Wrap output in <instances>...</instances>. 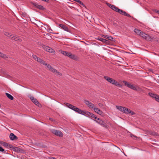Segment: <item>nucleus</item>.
Listing matches in <instances>:
<instances>
[{"label": "nucleus", "instance_id": "16", "mask_svg": "<svg viewBox=\"0 0 159 159\" xmlns=\"http://www.w3.org/2000/svg\"><path fill=\"white\" fill-rule=\"evenodd\" d=\"M102 37L111 41L113 39L112 37L109 35H103Z\"/></svg>", "mask_w": 159, "mask_h": 159}, {"label": "nucleus", "instance_id": "51", "mask_svg": "<svg viewBox=\"0 0 159 159\" xmlns=\"http://www.w3.org/2000/svg\"><path fill=\"white\" fill-rule=\"evenodd\" d=\"M49 120H52V118H49Z\"/></svg>", "mask_w": 159, "mask_h": 159}, {"label": "nucleus", "instance_id": "1", "mask_svg": "<svg viewBox=\"0 0 159 159\" xmlns=\"http://www.w3.org/2000/svg\"><path fill=\"white\" fill-rule=\"evenodd\" d=\"M107 4L109 7H110L112 10L116 11V12H118L120 14H121L124 16H125L127 17H130V15L127 13L125 11L119 9L118 8L116 7L115 6L112 5L108 3H107Z\"/></svg>", "mask_w": 159, "mask_h": 159}, {"label": "nucleus", "instance_id": "37", "mask_svg": "<svg viewBox=\"0 0 159 159\" xmlns=\"http://www.w3.org/2000/svg\"><path fill=\"white\" fill-rule=\"evenodd\" d=\"M53 73L54 74H56V75H61V74L60 72L57 71V70L56 71H55L54 72H53Z\"/></svg>", "mask_w": 159, "mask_h": 159}, {"label": "nucleus", "instance_id": "21", "mask_svg": "<svg viewBox=\"0 0 159 159\" xmlns=\"http://www.w3.org/2000/svg\"><path fill=\"white\" fill-rule=\"evenodd\" d=\"M48 69L50 71L52 72H54L55 71H57V70L56 69H54L50 65L48 67Z\"/></svg>", "mask_w": 159, "mask_h": 159}, {"label": "nucleus", "instance_id": "26", "mask_svg": "<svg viewBox=\"0 0 159 159\" xmlns=\"http://www.w3.org/2000/svg\"><path fill=\"white\" fill-rule=\"evenodd\" d=\"M65 104L66 105L67 107L71 109H72V108H73V107L74 106L69 103H65Z\"/></svg>", "mask_w": 159, "mask_h": 159}, {"label": "nucleus", "instance_id": "9", "mask_svg": "<svg viewBox=\"0 0 159 159\" xmlns=\"http://www.w3.org/2000/svg\"><path fill=\"white\" fill-rule=\"evenodd\" d=\"M11 40H14L16 41H19L20 42L21 41V39L18 36H14L13 35L10 36Z\"/></svg>", "mask_w": 159, "mask_h": 159}, {"label": "nucleus", "instance_id": "39", "mask_svg": "<svg viewBox=\"0 0 159 159\" xmlns=\"http://www.w3.org/2000/svg\"><path fill=\"white\" fill-rule=\"evenodd\" d=\"M129 112L128 113H130L131 115H134L135 114V113L133 111H132L130 110L129 109Z\"/></svg>", "mask_w": 159, "mask_h": 159}, {"label": "nucleus", "instance_id": "11", "mask_svg": "<svg viewBox=\"0 0 159 159\" xmlns=\"http://www.w3.org/2000/svg\"><path fill=\"white\" fill-rule=\"evenodd\" d=\"M45 50L49 52L55 53V51L52 48L49 47L48 46L46 47Z\"/></svg>", "mask_w": 159, "mask_h": 159}, {"label": "nucleus", "instance_id": "24", "mask_svg": "<svg viewBox=\"0 0 159 159\" xmlns=\"http://www.w3.org/2000/svg\"><path fill=\"white\" fill-rule=\"evenodd\" d=\"M0 151L2 152L5 154H9V153L7 152V150H5V149H3L2 147L0 146Z\"/></svg>", "mask_w": 159, "mask_h": 159}, {"label": "nucleus", "instance_id": "43", "mask_svg": "<svg viewBox=\"0 0 159 159\" xmlns=\"http://www.w3.org/2000/svg\"><path fill=\"white\" fill-rule=\"evenodd\" d=\"M77 108V107H76L74 106L73 107V108H72V109H71L73 110H74V111H76Z\"/></svg>", "mask_w": 159, "mask_h": 159}, {"label": "nucleus", "instance_id": "12", "mask_svg": "<svg viewBox=\"0 0 159 159\" xmlns=\"http://www.w3.org/2000/svg\"><path fill=\"white\" fill-rule=\"evenodd\" d=\"M9 137L10 139L12 140H16L18 139L17 137L12 133L10 134Z\"/></svg>", "mask_w": 159, "mask_h": 159}, {"label": "nucleus", "instance_id": "30", "mask_svg": "<svg viewBox=\"0 0 159 159\" xmlns=\"http://www.w3.org/2000/svg\"><path fill=\"white\" fill-rule=\"evenodd\" d=\"M148 94L151 97L153 98H154L155 99L156 98V96H157V95L151 93H148Z\"/></svg>", "mask_w": 159, "mask_h": 159}, {"label": "nucleus", "instance_id": "48", "mask_svg": "<svg viewBox=\"0 0 159 159\" xmlns=\"http://www.w3.org/2000/svg\"><path fill=\"white\" fill-rule=\"evenodd\" d=\"M4 142L0 141V144L2 145L3 143Z\"/></svg>", "mask_w": 159, "mask_h": 159}, {"label": "nucleus", "instance_id": "47", "mask_svg": "<svg viewBox=\"0 0 159 159\" xmlns=\"http://www.w3.org/2000/svg\"><path fill=\"white\" fill-rule=\"evenodd\" d=\"M49 159H57L54 157H49Z\"/></svg>", "mask_w": 159, "mask_h": 159}, {"label": "nucleus", "instance_id": "46", "mask_svg": "<svg viewBox=\"0 0 159 159\" xmlns=\"http://www.w3.org/2000/svg\"><path fill=\"white\" fill-rule=\"evenodd\" d=\"M98 105L100 107H102L103 106V104H102L101 103H98Z\"/></svg>", "mask_w": 159, "mask_h": 159}, {"label": "nucleus", "instance_id": "40", "mask_svg": "<svg viewBox=\"0 0 159 159\" xmlns=\"http://www.w3.org/2000/svg\"><path fill=\"white\" fill-rule=\"evenodd\" d=\"M155 98L156 101L159 102V95H157V96Z\"/></svg>", "mask_w": 159, "mask_h": 159}, {"label": "nucleus", "instance_id": "3", "mask_svg": "<svg viewBox=\"0 0 159 159\" xmlns=\"http://www.w3.org/2000/svg\"><path fill=\"white\" fill-rule=\"evenodd\" d=\"M95 120L98 124L105 128H107V125L106 123H105L102 120L98 118L97 120Z\"/></svg>", "mask_w": 159, "mask_h": 159}, {"label": "nucleus", "instance_id": "50", "mask_svg": "<svg viewBox=\"0 0 159 159\" xmlns=\"http://www.w3.org/2000/svg\"><path fill=\"white\" fill-rule=\"evenodd\" d=\"M11 147H12L11 145L8 144V148H11Z\"/></svg>", "mask_w": 159, "mask_h": 159}, {"label": "nucleus", "instance_id": "19", "mask_svg": "<svg viewBox=\"0 0 159 159\" xmlns=\"http://www.w3.org/2000/svg\"><path fill=\"white\" fill-rule=\"evenodd\" d=\"M134 31L136 34H137L138 35H140L141 33H142V31L139 30L137 29H135L134 30Z\"/></svg>", "mask_w": 159, "mask_h": 159}, {"label": "nucleus", "instance_id": "35", "mask_svg": "<svg viewBox=\"0 0 159 159\" xmlns=\"http://www.w3.org/2000/svg\"><path fill=\"white\" fill-rule=\"evenodd\" d=\"M90 116L92 118L94 119H95V120H96L98 118L96 116H95V115L93 114H91Z\"/></svg>", "mask_w": 159, "mask_h": 159}, {"label": "nucleus", "instance_id": "8", "mask_svg": "<svg viewBox=\"0 0 159 159\" xmlns=\"http://www.w3.org/2000/svg\"><path fill=\"white\" fill-rule=\"evenodd\" d=\"M33 5L37 8L43 10H45V8L43 6L37 3H34Z\"/></svg>", "mask_w": 159, "mask_h": 159}, {"label": "nucleus", "instance_id": "22", "mask_svg": "<svg viewBox=\"0 0 159 159\" xmlns=\"http://www.w3.org/2000/svg\"><path fill=\"white\" fill-rule=\"evenodd\" d=\"M140 36H141L143 38L145 39L146 38L147 36H148V34H145V33L142 32Z\"/></svg>", "mask_w": 159, "mask_h": 159}, {"label": "nucleus", "instance_id": "6", "mask_svg": "<svg viewBox=\"0 0 159 159\" xmlns=\"http://www.w3.org/2000/svg\"><path fill=\"white\" fill-rule=\"evenodd\" d=\"M84 102L85 104L87 105L90 108L93 109L94 108V104L89 101L87 100H84Z\"/></svg>", "mask_w": 159, "mask_h": 159}, {"label": "nucleus", "instance_id": "34", "mask_svg": "<svg viewBox=\"0 0 159 159\" xmlns=\"http://www.w3.org/2000/svg\"><path fill=\"white\" fill-rule=\"evenodd\" d=\"M145 39L148 41H151L152 40V38L148 34V36H147L146 38Z\"/></svg>", "mask_w": 159, "mask_h": 159}, {"label": "nucleus", "instance_id": "27", "mask_svg": "<svg viewBox=\"0 0 159 159\" xmlns=\"http://www.w3.org/2000/svg\"><path fill=\"white\" fill-rule=\"evenodd\" d=\"M70 52H68L66 51H61V53L65 55V56H67L68 57V55H69V54H70Z\"/></svg>", "mask_w": 159, "mask_h": 159}, {"label": "nucleus", "instance_id": "13", "mask_svg": "<svg viewBox=\"0 0 159 159\" xmlns=\"http://www.w3.org/2000/svg\"><path fill=\"white\" fill-rule=\"evenodd\" d=\"M97 39L98 40L100 41L105 43H108L109 41L108 40H106L105 39H103L101 38L98 37Z\"/></svg>", "mask_w": 159, "mask_h": 159}, {"label": "nucleus", "instance_id": "10", "mask_svg": "<svg viewBox=\"0 0 159 159\" xmlns=\"http://www.w3.org/2000/svg\"><path fill=\"white\" fill-rule=\"evenodd\" d=\"M58 25L59 27L63 29L64 30L67 32H69V29L66 25L61 24H59Z\"/></svg>", "mask_w": 159, "mask_h": 159}, {"label": "nucleus", "instance_id": "32", "mask_svg": "<svg viewBox=\"0 0 159 159\" xmlns=\"http://www.w3.org/2000/svg\"><path fill=\"white\" fill-rule=\"evenodd\" d=\"M137 86L132 84L130 89H131L134 90L135 91Z\"/></svg>", "mask_w": 159, "mask_h": 159}, {"label": "nucleus", "instance_id": "31", "mask_svg": "<svg viewBox=\"0 0 159 159\" xmlns=\"http://www.w3.org/2000/svg\"><path fill=\"white\" fill-rule=\"evenodd\" d=\"M114 84L120 87H122V85L120 84H119L118 82L116 81V80L114 83Z\"/></svg>", "mask_w": 159, "mask_h": 159}, {"label": "nucleus", "instance_id": "25", "mask_svg": "<svg viewBox=\"0 0 159 159\" xmlns=\"http://www.w3.org/2000/svg\"><path fill=\"white\" fill-rule=\"evenodd\" d=\"M0 57L4 58H8V56H7L5 54H3L1 52H0Z\"/></svg>", "mask_w": 159, "mask_h": 159}, {"label": "nucleus", "instance_id": "20", "mask_svg": "<svg viewBox=\"0 0 159 159\" xmlns=\"http://www.w3.org/2000/svg\"><path fill=\"white\" fill-rule=\"evenodd\" d=\"M75 111L79 114H81L82 115H84V111L81 110L80 109H79L78 108H77Z\"/></svg>", "mask_w": 159, "mask_h": 159}, {"label": "nucleus", "instance_id": "23", "mask_svg": "<svg viewBox=\"0 0 159 159\" xmlns=\"http://www.w3.org/2000/svg\"><path fill=\"white\" fill-rule=\"evenodd\" d=\"M6 95L7 97L10 100H12L14 98L13 97L11 94L7 93H6Z\"/></svg>", "mask_w": 159, "mask_h": 159}, {"label": "nucleus", "instance_id": "42", "mask_svg": "<svg viewBox=\"0 0 159 159\" xmlns=\"http://www.w3.org/2000/svg\"><path fill=\"white\" fill-rule=\"evenodd\" d=\"M4 34L5 35L8 37L10 35V34L7 32H5Z\"/></svg>", "mask_w": 159, "mask_h": 159}, {"label": "nucleus", "instance_id": "14", "mask_svg": "<svg viewBox=\"0 0 159 159\" xmlns=\"http://www.w3.org/2000/svg\"><path fill=\"white\" fill-rule=\"evenodd\" d=\"M93 109L96 112L100 115H101L103 113L102 112L101 110L98 108L95 107L93 108Z\"/></svg>", "mask_w": 159, "mask_h": 159}, {"label": "nucleus", "instance_id": "33", "mask_svg": "<svg viewBox=\"0 0 159 159\" xmlns=\"http://www.w3.org/2000/svg\"><path fill=\"white\" fill-rule=\"evenodd\" d=\"M84 115H87L89 116H90L91 115V114H92L89 111H84Z\"/></svg>", "mask_w": 159, "mask_h": 159}, {"label": "nucleus", "instance_id": "36", "mask_svg": "<svg viewBox=\"0 0 159 159\" xmlns=\"http://www.w3.org/2000/svg\"><path fill=\"white\" fill-rule=\"evenodd\" d=\"M2 145L6 147V148H8V143H7L4 142L3 143Z\"/></svg>", "mask_w": 159, "mask_h": 159}, {"label": "nucleus", "instance_id": "4", "mask_svg": "<svg viewBox=\"0 0 159 159\" xmlns=\"http://www.w3.org/2000/svg\"><path fill=\"white\" fill-rule=\"evenodd\" d=\"M51 131L56 135L61 137L63 135V133L59 130L53 129L51 130Z\"/></svg>", "mask_w": 159, "mask_h": 159}, {"label": "nucleus", "instance_id": "38", "mask_svg": "<svg viewBox=\"0 0 159 159\" xmlns=\"http://www.w3.org/2000/svg\"><path fill=\"white\" fill-rule=\"evenodd\" d=\"M76 2H78L80 5H81L83 6H84V4L83 3V2H81L80 0H77V1Z\"/></svg>", "mask_w": 159, "mask_h": 159}, {"label": "nucleus", "instance_id": "2", "mask_svg": "<svg viewBox=\"0 0 159 159\" xmlns=\"http://www.w3.org/2000/svg\"><path fill=\"white\" fill-rule=\"evenodd\" d=\"M32 57L34 60L38 61L39 63L42 64H44L45 62H46L43 59H41L39 57H38L37 56L35 55H33Z\"/></svg>", "mask_w": 159, "mask_h": 159}, {"label": "nucleus", "instance_id": "28", "mask_svg": "<svg viewBox=\"0 0 159 159\" xmlns=\"http://www.w3.org/2000/svg\"><path fill=\"white\" fill-rule=\"evenodd\" d=\"M135 91H138L139 92H143V89L141 88H140L138 86H136Z\"/></svg>", "mask_w": 159, "mask_h": 159}, {"label": "nucleus", "instance_id": "41", "mask_svg": "<svg viewBox=\"0 0 159 159\" xmlns=\"http://www.w3.org/2000/svg\"><path fill=\"white\" fill-rule=\"evenodd\" d=\"M43 65H45V66H46V67H47L46 69H48V67L50 65L49 64L46 63V62H45L44 64Z\"/></svg>", "mask_w": 159, "mask_h": 159}, {"label": "nucleus", "instance_id": "18", "mask_svg": "<svg viewBox=\"0 0 159 159\" xmlns=\"http://www.w3.org/2000/svg\"><path fill=\"white\" fill-rule=\"evenodd\" d=\"M122 112L125 114H128L129 111V109L125 107H123V109H122Z\"/></svg>", "mask_w": 159, "mask_h": 159}, {"label": "nucleus", "instance_id": "15", "mask_svg": "<svg viewBox=\"0 0 159 159\" xmlns=\"http://www.w3.org/2000/svg\"><path fill=\"white\" fill-rule=\"evenodd\" d=\"M68 57H69L70 58L74 60H76L77 58V57L76 56L72 54L70 52V54L68 55Z\"/></svg>", "mask_w": 159, "mask_h": 159}, {"label": "nucleus", "instance_id": "17", "mask_svg": "<svg viewBox=\"0 0 159 159\" xmlns=\"http://www.w3.org/2000/svg\"><path fill=\"white\" fill-rule=\"evenodd\" d=\"M123 83H124L125 86H126L127 87L129 88H130L132 84H131L129 83V82H128L127 81H123Z\"/></svg>", "mask_w": 159, "mask_h": 159}, {"label": "nucleus", "instance_id": "49", "mask_svg": "<svg viewBox=\"0 0 159 159\" xmlns=\"http://www.w3.org/2000/svg\"><path fill=\"white\" fill-rule=\"evenodd\" d=\"M131 137L133 138V137H134L136 138V137L135 136H134V135H133V134H131Z\"/></svg>", "mask_w": 159, "mask_h": 159}, {"label": "nucleus", "instance_id": "29", "mask_svg": "<svg viewBox=\"0 0 159 159\" xmlns=\"http://www.w3.org/2000/svg\"><path fill=\"white\" fill-rule=\"evenodd\" d=\"M124 107L120 106H116V108L119 110V111L122 112V109H123V107Z\"/></svg>", "mask_w": 159, "mask_h": 159}, {"label": "nucleus", "instance_id": "7", "mask_svg": "<svg viewBox=\"0 0 159 159\" xmlns=\"http://www.w3.org/2000/svg\"><path fill=\"white\" fill-rule=\"evenodd\" d=\"M104 78L107 80L108 82L113 84H114V83L116 81L115 80L107 76H104Z\"/></svg>", "mask_w": 159, "mask_h": 159}, {"label": "nucleus", "instance_id": "45", "mask_svg": "<svg viewBox=\"0 0 159 159\" xmlns=\"http://www.w3.org/2000/svg\"><path fill=\"white\" fill-rule=\"evenodd\" d=\"M154 11L155 12H156V13H158L159 14V10H154Z\"/></svg>", "mask_w": 159, "mask_h": 159}, {"label": "nucleus", "instance_id": "5", "mask_svg": "<svg viewBox=\"0 0 159 159\" xmlns=\"http://www.w3.org/2000/svg\"><path fill=\"white\" fill-rule=\"evenodd\" d=\"M28 96L29 97L31 101L35 105H39V102H38V101L34 97L31 96L30 94H29Z\"/></svg>", "mask_w": 159, "mask_h": 159}, {"label": "nucleus", "instance_id": "44", "mask_svg": "<svg viewBox=\"0 0 159 159\" xmlns=\"http://www.w3.org/2000/svg\"><path fill=\"white\" fill-rule=\"evenodd\" d=\"M15 149V151H19L20 148H17V147H15V148H14Z\"/></svg>", "mask_w": 159, "mask_h": 159}]
</instances>
